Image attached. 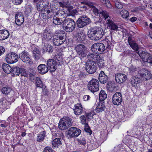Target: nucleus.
<instances>
[{"instance_id":"nucleus-1","label":"nucleus","mask_w":152,"mask_h":152,"mask_svg":"<svg viewBox=\"0 0 152 152\" xmlns=\"http://www.w3.org/2000/svg\"><path fill=\"white\" fill-rule=\"evenodd\" d=\"M111 37H107L103 40L102 43H97L93 45L91 50L93 52L103 53L113 48V45L111 41Z\"/></svg>"},{"instance_id":"nucleus-2","label":"nucleus","mask_w":152,"mask_h":152,"mask_svg":"<svg viewBox=\"0 0 152 152\" xmlns=\"http://www.w3.org/2000/svg\"><path fill=\"white\" fill-rule=\"evenodd\" d=\"M103 30L100 27H94L90 29L88 35L91 39L94 40L101 39L104 35Z\"/></svg>"},{"instance_id":"nucleus-3","label":"nucleus","mask_w":152,"mask_h":152,"mask_svg":"<svg viewBox=\"0 0 152 152\" xmlns=\"http://www.w3.org/2000/svg\"><path fill=\"white\" fill-rule=\"evenodd\" d=\"M78 57L82 59L87 55V50L85 46L83 44H78L76 45L75 48Z\"/></svg>"},{"instance_id":"nucleus-4","label":"nucleus","mask_w":152,"mask_h":152,"mask_svg":"<svg viewBox=\"0 0 152 152\" xmlns=\"http://www.w3.org/2000/svg\"><path fill=\"white\" fill-rule=\"evenodd\" d=\"M72 125L71 120L69 117L61 119L59 123L58 127L61 130H64Z\"/></svg>"},{"instance_id":"nucleus-5","label":"nucleus","mask_w":152,"mask_h":152,"mask_svg":"<svg viewBox=\"0 0 152 152\" xmlns=\"http://www.w3.org/2000/svg\"><path fill=\"white\" fill-rule=\"evenodd\" d=\"M88 88L93 93L98 91L99 88V82L98 80L95 79H92L88 83Z\"/></svg>"},{"instance_id":"nucleus-6","label":"nucleus","mask_w":152,"mask_h":152,"mask_svg":"<svg viewBox=\"0 0 152 152\" xmlns=\"http://www.w3.org/2000/svg\"><path fill=\"white\" fill-rule=\"evenodd\" d=\"M138 75L143 81H146L150 79L152 75L150 71L145 69H142L138 72Z\"/></svg>"},{"instance_id":"nucleus-7","label":"nucleus","mask_w":152,"mask_h":152,"mask_svg":"<svg viewBox=\"0 0 152 152\" xmlns=\"http://www.w3.org/2000/svg\"><path fill=\"white\" fill-rule=\"evenodd\" d=\"M81 133V131L80 129L76 127H71L68 131L67 136L70 138L76 137Z\"/></svg>"},{"instance_id":"nucleus-8","label":"nucleus","mask_w":152,"mask_h":152,"mask_svg":"<svg viewBox=\"0 0 152 152\" xmlns=\"http://www.w3.org/2000/svg\"><path fill=\"white\" fill-rule=\"evenodd\" d=\"M86 69L89 74L94 73L96 71V62L92 61H89L86 62Z\"/></svg>"},{"instance_id":"nucleus-9","label":"nucleus","mask_w":152,"mask_h":152,"mask_svg":"<svg viewBox=\"0 0 152 152\" xmlns=\"http://www.w3.org/2000/svg\"><path fill=\"white\" fill-rule=\"evenodd\" d=\"M18 56L15 53L12 52L8 54L6 57V60L7 63L12 64L17 61Z\"/></svg>"},{"instance_id":"nucleus-10","label":"nucleus","mask_w":152,"mask_h":152,"mask_svg":"<svg viewBox=\"0 0 152 152\" xmlns=\"http://www.w3.org/2000/svg\"><path fill=\"white\" fill-rule=\"evenodd\" d=\"M20 59L23 62L25 63H28L31 61V56L29 53L24 50L19 54L18 56Z\"/></svg>"},{"instance_id":"nucleus-11","label":"nucleus","mask_w":152,"mask_h":152,"mask_svg":"<svg viewBox=\"0 0 152 152\" xmlns=\"http://www.w3.org/2000/svg\"><path fill=\"white\" fill-rule=\"evenodd\" d=\"M112 100L114 105L118 106L120 105L122 100L121 94L119 92H116L113 95Z\"/></svg>"},{"instance_id":"nucleus-12","label":"nucleus","mask_w":152,"mask_h":152,"mask_svg":"<svg viewBox=\"0 0 152 152\" xmlns=\"http://www.w3.org/2000/svg\"><path fill=\"white\" fill-rule=\"evenodd\" d=\"M56 61L54 59H49L47 61V65L49 68L50 71L53 72L55 71L57 68Z\"/></svg>"},{"instance_id":"nucleus-13","label":"nucleus","mask_w":152,"mask_h":152,"mask_svg":"<svg viewBox=\"0 0 152 152\" xmlns=\"http://www.w3.org/2000/svg\"><path fill=\"white\" fill-rule=\"evenodd\" d=\"M127 76L125 74L118 73L115 74V79L116 82L119 84L124 83L127 80Z\"/></svg>"},{"instance_id":"nucleus-14","label":"nucleus","mask_w":152,"mask_h":152,"mask_svg":"<svg viewBox=\"0 0 152 152\" xmlns=\"http://www.w3.org/2000/svg\"><path fill=\"white\" fill-rule=\"evenodd\" d=\"M53 34L50 31H48V29H45L44 32L42 35V38L44 41H48L50 40L53 37Z\"/></svg>"},{"instance_id":"nucleus-15","label":"nucleus","mask_w":152,"mask_h":152,"mask_svg":"<svg viewBox=\"0 0 152 152\" xmlns=\"http://www.w3.org/2000/svg\"><path fill=\"white\" fill-rule=\"evenodd\" d=\"M15 18L16 23L18 26L22 25L24 21L23 15L21 12H18L16 14Z\"/></svg>"},{"instance_id":"nucleus-16","label":"nucleus","mask_w":152,"mask_h":152,"mask_svg":"<svg viewBox=\"0 0 152 152\" xmlns=\"http://www.w3.org/2000/svg\"><path fill=\"white\" fill-rule=\"evenodd\" d=\"M143 61L148 62V60L151 56L148 53L144 51H142L140 53L139 51L137 52Z\"/></svg>"},{"instance_id":"nucleus-17","label":"nucleus","mask_w":152,"mask_h":152,"mask_svg":"<svg viewBox=\"0 0 152 152\" xmlns=\"http://www.w3.org/2000/svg\"><path fill=\"white\" fill-rule=\"evenodd\" d=\"M39 72L41 75L47 73L48 71V66L45 64H40L38 67Z\"/></svg>"},{"instance_id":"nucleus-18","label":"nucleus","mask_w":152,"mask_h":152,"mask_svg":"<svg viewBox=\"0 0 152 152\" xmlns=\"http://www.w3.org/2000/svg\"><path fill=\"white\" fill-rule=\"evenodd\" d=\"M75 108L73 109L75 115H78L83 112V107L81 104H77L75 105Z\"/></svg>"},{"instance_id":"nucleus-19","label":"nucleus","mask_w":152,"mask_h":152,"mask_svg":"<svg viewBox=\"0 0 152 152\" xmlns=\"http://www.w3.org/2000/svg\"><path fill=\"white\" fill-rule=\"evenodd\" d=\"M9 31L6 30H0V40H3L8 38L10 36Z\"/></svg>"},{"instance_id":"nucleus-20","label":"nucleus","mask_w":152,"mask_h":152,"mask_svg":"<svg viewBox=\"0 0 152 152\" xmlns=\"http://www.w3.org/2000/svg\"><path fill=\"white\" fill-rule=\"evenodd\" d=\"M98 79L101 83L104 84L107 82L108 77L104 72L102 71L99 74Z\"/></svg>"},{"instance_id":"nucleus-21","label":"nucleus","mask_w":152,"mask_h":152,"mask_svg":"<svg viewBox=\"0 0 152 152\" xmlns=\"http://www.w3.org/2000/svg\"><path fill=\"white\" fill-rule=\"evenodd\" d=\"M11 104L10 102L7 101L4 97L0 98V108L5 109L8 105Z\"/></svg>"},{"instance_id":"nucleus-22","label":"nucleus","mask_w":152,"mask_h":152,"mask_svg":"<svg viewBox=\"0 0 152 152\" xmlns=\"http://www.w3.org/2000/svg\"><path fill=\"white\" fill-rule=\"evenodd\" d=\"M99 15L106 20V23L111 20L109 16V13L105 10H101L99 11Z\"/></svg>"},{"instance_id":"nucleus-23","label":"nucleus","mask_w":152,"mask_h":152,"mask_svg":"<svg viewBox=\"0 0 152 152\" xmlns=\"http://www.w3.org/2000/svg\"><path fill=\"white\" fill-rule=\"evenodd\" d=\"M89 53L87 55V58L89 60V61H92L95 62L99 58V55H97V53Z\"/></svg>"},{"instance_id":"nucleus-24","label":"nucleus","mask_w":152,"mask_h":152,"mask_svg":"<svg viewBox=\"0 0 152 152\" xmlns=\"http://www.w3.org/2000/svg\"><path fill=\"white\" fill-rule=\"evenodd\" d=\"M75 27L76 23L74 21L69 25L64 27V29L66 32H70L75 30Z\"/></svg>"},{"instance_id":"nucleus-25","label":"nucleus","mask_w":152,"mask_h":152,"mask_svg":"<svg viewBox=\"0 0 152 152\" xmlns=\"http://www.w3.org/2000/svg\"><path fill=\"white\" fill-rule=\"evenodd\" d=\"M41 12V16L43 19H47L50 18V15L49 14L50 11L48 10V8H44Z\"/></svg>"},{"instance_id":"nucleus-26","label":"nucleus","mask_w":152,"mask_h":152,"mask_svg":"<svg viewBox=\"0 0 152 152\" xmlns=\"http://www.w3.org/2000/svg\"><path fill=\"white\" fill-rule=\"evenodd\" d=\"M66 34L64 31H59L55 33L54 36L58 37V38L61 39L63 41H65Z\"/></svg>"},{"instance_id":"nucleus-27","label":"nucleus","mask_w":152,"mask_h":152,"mask_svg":"<svg viewBox=\"0 0 152 152\" xmlns=\"http://www.w3.org/2000/svg\"><path fill=\"white\" fill-rule=\"evenodd\" d=\"M32 53L33 56L35 60H38L41 57V53L38 49L36 48H34L32 51Z\"/></svg>"},{"instance_id":"nucleus-28","label":"nucleus","mask_w":152,"mask_h":152,"mask_svg":"<svg viewBox=\"0 0 152 152\" xmlns=\"http://www.w3.org/2000/svg\"><path fill=\"white\" fill-rule=\"evenodd\" d=\"M107 24H108V26L111 30L117 31L118 30V27L117 25L111 20L107 23Z\"/></svg>"},{"instance_id":"nucleus-29","label":"nucleus","mask_w":152,"mask_h":152,"mask_svg":"<svg viewBox=\"0 0 152 152\" xmlns=\"http://www.w3.org/2000/svg\"><path fill=\"white\" fill-rule=\"evenodd\" d=\"M132 85L134 87H137V85L140 83V80L139 78L135 76H133L131 79Z\"/></svg>"},{"instance_id":"nucleus-30","label":"nucleus","mask_w":152,"mask_h":152,"mask_svg":"<svg viewBox=\"0 0 152 152\" xmlns=\"http://www.w3.org/2000/svg\"><path fill=\"white\" fill-rule=\"evenodd\" d=\"M53 43L55 46H58L62 44L64 41L61 40L60 38H58V37L56 36H53Z\"/></svg>"},{"instance_id":"nucleus-31","label":"nucleus","mask_w":152,"mask_h":152,"mask_svg":"<svg viewBox=\"0 0 152 152\" xmlns=\"http://www.w3.org/2000/svg\"><path fill=\"white\" fill-rule=\"evenodd\" d=\"M64 19H61L56 15L54 16L53 19V23L54 24L58 25L62 23L63 24V20Z\"/></svg>"},{"instance_id":"nucleus-32","label":"nucleus","mask_w":152,"mask_h":152,"mask_svg":"<svg viewBox=\"0 0 152 152\" xmlns=\"http://www.w3.org/2000/svg\"><path fill=\"white\" fill-rule=\"evenodd\" d=\"M52 144L53 148H59L61 144V142L60 140V139L59 138L55 139L52 142Z\"/></svg>"},{"instance_id":"nucleus-33","label":"nucleus","mask_w":152,"mask_h":152,"mask_svg":"<svg viewBox=\"0 0 152 152\" xmlns=\"http://www.w3.org/2000/svg\"><path fill=\"white\" fill-rule=\"evenodd\" d=\"M2 68L5 73L7 74L11 73L12 67L8 64H3L2 65Z\"/></svg>"},{"instance_id":"nucleus-34","label":"nucleus","mask_w":152,"mask_h":152,"mask_svg":"<svg viewBox=\"0 0 152 152\" xmlns=\"http://www.w3.org/2000/svg\"><path fill=\"white\" fill-rule=\"evenodd\" d=\"M75 21L72 18H66L64 19L63 20V28L71 24L73 22Z\"/></svg>"},{"instance_id":"nucleus-35","label":"nucleus","mask_w":152,"mask_h":152,"mask_svg":"<svg viewBox=\"0 0 152 152\" xmlns=\"http://www.w3.org/2000/svg\"><path fill=\"white\" fill-rule=\"evenodd\" d=\"M12 91V88L10 87L7 86H6L3 87L1 89L2 93L5 95H8L10 94Z\"/></svg>"},{"instance_id":"nucleus-36","label":"nucleus","mask_w":152,"mask_h":152,"mask_svg":"<svg viewBox=\"0 0 152 152\" xmlns=\"http://www.w3.org/2000/svg\"><path fill=\"white\" fill-rule=\"evenodd\" d=\"M46 136L45 132L44 131H43L41 133L38 134L37 139V141L39 142L43 141Z\"/></svg>"},{"instance_id":"nucleus-37","label":"nucleus","mask_w":152,"mask_h":152,"mask_svg":"<svg viewBox=\"0 0 152 152\" xmlns=\"http://www.w3.org/2000/svg\"><path fill=\"white\" fill-rule=\"evenodd\" d=\"M85 37V35L84 33L83 32H80L78 33L76 37V39L79 42H82L83 41Z\"/></svg>"},{"instance_id":"nucleus-38","label":"nucleus","mask_w":152,"mask_h":152,"mask_svg":"<svg viewBox=\"0 0 152 152\" xmlns=\"http://www.w3.org/2000/svg\"><path fill=\"white\" fill-rule=\"evenodd\" d=\"M104 105L101 103H99L97 104V107L95 109V111L98 113H99L104 111Z\"/></svg>"},{"instance_id":"nucleus-39","label":"nucleus","mask_w":152,"mask_h":152,"mask_svg":"<svg viewBox=\"0 0 152 152\" xmlns=\"http://www.w3.org/2000/svg\"><path fill=\"white\" fill-rule=\"evenodd\" d=\"M11 72L14 76H18L20 73V68L16 66H13L12 67Z\"/></svg>"},{"instance_id":"nucleus-40","label":"nucleus","mask_w":152,"mask_h":152,"mask_svg":"<svg viewBox=\"0 0 152 152\" xmlns=\"http://www.w3.org/2000/svg\"><path fill=\"white\" fill-rule=\"evenodd\" d=\"M97 65L99 68H103L105 66L104 61L103 58L99 56L97 60Z\"/></svg>"},{"instance_id":"nucleus-41","label":"nucleus","mask_w":152,"mask_h":152,"mask_svg":"<svg viewBox=\"0 0 152 152\" xmlns=\"http://www.w3.org/2000/svg\"><path fill=\"white\" fill-rule=\"evenodd\" d=\"M79 18L81 19L84 22H85V23L86 25H87L91 22L90 19L86 15H82L80 16Z\"/></svg>"},{"instance_id":"nucleus-42","label":"nucleus","mask_w":152,"mask_h":152,"mask_svg":"<svg viewBox=\"0 0 152 152\" xmlns=\"http://www.w3.org/2000/svg\"><path fill=\"white\" fill-rule=\"evenodd\" d=\"M107 94L105 91L101 90L99 94V99L100 101H104L107 97Z\"/></svg>"},{"instance_id":"nucleus-43","label":"nucleus","mask_w":152,"mask_h":152,"mask_svg":"<svg viewBox=\"0 0 152 152\" xmlns=\"http://www.w3.org/2000/svg\"><path fill=\"white\" fill-rule=\"evenodd\" d=\"M85 23V22H84L80 18L78 19L76 22L77 25L79 28H83L86 26V24Z\"/></svg>"},{"instance_id":"nucleus-44","label":"nucleus","mask_w":152,"mask_h":152,"mask_svg":"<svg viewBox=\"0 0 152 152\" xmlns=\"http://www.w3.org/2000/svg\"><path fill=\"white\" fill-rule=\"evenodd\" d=\"M58 4L60 7H62L63 8H67L69 4V2L66 0L63 1L58 3Z\"/></svg>"},{"instance_id":"nucleus-45","label":"nucleus","mask_w":152,"mask_h":152,"mask_svg":"<svg viewBox=\"0 0 152 152\" xmlns=\"http://www.w3.org/2000/svg\"><path fill=\"white\" fill-rule=\"evenodd\" d=\"M43 3L42 1H39L38 2L37 5L36 7L38 10L39 12H41L44 9V5L43 4Z\"/></svg>"},{"instance_id":"nucleus-46","label":"nucleus","mask_w":152,"mask_h":152,"mask_svg":"<svg viewBox=\"0 0 152 152\" xmlns=\"http://www.w3.org/2000/svg\"><path fill=\"white\" fill-rule=\"evenodd\" d=\"M57 17H59L61 19L63 17L64 18H65L66 16V13L65 12L62 10H60L57 12L56 14Z\"/></svg>"},{"instance_id":"nucleus-47","label":"nucleus","mask_w":152,"mask_h":152,"mask_svg":"<svg viewBox=\"0 0 152 152\" xmlns=\"http://www.w3.org/2000/svg\"><path fill=\"white\" fill-rule=\"evenodd\" d=\"M36 86L37 87L42 88L43 87V83L41 80L38 77H37L36 78Z\"/></svg>"},{"instance_id":"nucleus-48","label":"nucleus","mask_w":152,"mask_h":152,"mask_svg":"<svg viewBox=\"0 0 152 152\" xmlns=\"http://www.w3.org/2000/svg\"><path fill=\"white\" fill-rule=\"evenodd\" d=\"M120 14L121 17L124 18H126L129 15L128 12L126 10H122L120 12Z\"/></svg>"},{"instance_id":"nucleus-49","label":"nucleus","mask_w":152,"mask_h":152,"mask_svg":"<svg viewBox=\"0 0 152 152\" xmlns=\"http://www.w3.org/2000/svg\"><path fill=\"white\" fill-rule=\"evenodd\" d=\"M20 74L22 76L27 77L28 75V72L26 69L23 68H20Z\"/></svg>"},{"instance_id":"nucleus-50","label":"nucleus","mask_w":152,"mask_h":152,"mask_svg":"<svg viewBox=\"0 0 152 152\" xmlns=\"http://www.w3.org/2000/svg\"><path fill=\"white\" fill-rule=\"evenodd\" d=\"M84 129L86 132L89 134V135H91L92 134V131L89 126L88 123H86L85 125Z\"/></svg>"},{"instance_id":"nucleus-51","label":"nucleus","mask_w":152,"mask_h":152,"mask_svg":"<svg viewBox=\"0 0 152 152\" xmlns=\"http://www.w3.org/2000/svg\"><path fill=\"white\" fill-rule=\"evenodd\" d=\"M134 50L137 51V52L138 49V47L137 44L135 43V42H133L131 44L129 45Z\"/></svg>"},{"instance_id":"nucleus-52","label":"nucleus","mask_w":152,"mask_h":152,"mask_svg":"<svg viewBox=\"0 0 152 152\" xmlns=\"http://www.w3.org/2000/svg\"><path fill=\"white\" fill-rule=\"evenodd\" d=\"M53 59L56 61L57 62H58L59 64L62 62V59L59 55H55L53 58Z\"/></svg>"},{"instance_id":"nucleus-53","label":"nucleus","mask_w":152,"mask_h":152,"mask_svg":"<svg viewBox=\"0 0 152 152\" xmlns=\"http://www.w3.org/2000/svg\"><path fill=\"white\" fill-rule=\"evenodd\" d=\"M78 141L79 145H81L85 146L86 144V141L85 139L84 138H82L80 140H78Z\"/></svg>"},{"instance_id":"nucleus-54","label":"nucleus","mask_w":152,"mask_h":152,"mask_svg":"<svg viewBox=\"0 0 152 152\" xmlns=\"http://www.w3.org/2000/svg\"><path fill=\"white\" fill-rule=\"evenodd\" d=\"M115 7L118 9H121L123 7V4L121 3L116 1L115 2Z\"/></svg>"},{"instance_id":"nucleus-55","label":"nucleus","mask_w":152,"mask_h":152,"mask_svg":"<svg viewBox=\"0 0 152 152\" xmlns=\"http://www.w3.org/2000/svg\"><path fill=\"white\" fill-rule=\"evenodd\" d=\"M53 48L50 45H48L46 48V51L49 53H52L53 51Z\"/></svg>"},{"instance_id":"nucleus-56","label":"nucleus","mask_w":152,"mask_h":152,"mask_svg":"<svg viewBox=\"0 0 152 152\" xmlns=\"http://www.w3.org/2000/svg\"><path fill=\"white\" fill-rule=\"evenodd\" d=\"M100 1L103 4H105L107 7L111 6L110 1L108 0H100Z\"/></svg>"},{"instance_id":"nucleus-57","label":"nucleus","mask_w":152,"mask_h":152,"mask_svg":"<svg viewBox=\"0 0 152 152\" xmlns=\"http://www.w3.org/2000/svg\"><path fill=\"white\" fill-rule=\"evenodd\" d=\"M91 10L96 15H98V14L99 15V11L101 10H98L97 8L94 6H93L92 7Z\"/></svg>"},{"instance_id":"nucleus-58","label":"nucleus","mask_w":152,"mask_h":152,"mask_svg":"<svg viewBox=\"0 0 152 152\" xmlns=\"http://www.w3.org/2000/svg\"><path fill=\"white\" fill-rule=\"evenodd\" d=\"M23 0H12V2L15 4L19 5L21 4Z\"/></svg>"},{"instance_id":"nucleus-59","label":"nucleus","mask_w":152,"mask_h":152,"mask_svg":"<svg viewBox=\"0 0 152 152\" xmlns=\"http://www.w3.org/2000/svg\"><path fill=\"white\" fill-rule=\"evenodd\" d=\"M80 120L81 121V123L82 124H85L87 123H86V117L84 115L81 116L80 118Z\"/></svg>"},{"instance_id":"nucleus-60","label":"nucleus","mask_w":152,"mask_h":152,"mask_svg":"<svg viewBox=\"0 0 152 152\" xmlns=\"http://www.w3.org/2000/svg\"><path fill=\"white\" fill-rule=\"evenodd\" d=\"M86 115L87 118H88V121L89 119L90 120L92 118L94 114L93 113L90 112L87 113Z\"/></svg>"},{"instance_id":"nucleus-61","label":"nucleus","mask_w":152,"mask_h":152,"mask_svg":"<svg viewBox=\"0 0 152 152\" xmlns=\"http://www.w3.org/2000/svg\"><path fill=\"white\" fill-rule=\"evenodd\" d=\"M77 13V11L76 10L73 9L72 10L69 11V12L68 13L69 15L74 16Z\"/></svg>"},{"instance_id":"nucleus-62","label":"nucleus","mask_w":152,"mask_h":152,"mask_svg":"<svg viewBox=\"0 0 152 152\" xmlns=\"http://www.w3.org/2000/svg\"><path fill=\"white\" fill-rule=\"evenodd\" d=\"M43 152H53L52 149L50 147L47 146L44 148Z\"/></svg>"},{"instance_id":"nucleus-63","label":"nucleus","mask_w":152,"mask_h":152,"mask_svg":"<svg viewBox=\"0 0 152 152\" xmlns=\"http://www.w3.org/2000/svg\"><path fill=\"white\" fill-rule=\"evenodd\" d=\"M5 52V49L2 46H0V56L2 55Z\"/></svg>"},{"instance_id":"nucleus-64","label":"nucleus","mask_w":152,"mask_h":152,"mask_svg":"<svg viewBox=\"0 0 152 152\" xmlns=\"http://www.w3.org/2000/svg\"><path fill=\"white\" fill-rule=\"evenodd\" d=\"M66 8H67V13H68L69 12V11H71L73 10V7L72 6L69 4L68 5V6Z\"/></svg>"}]
</instances>
